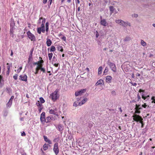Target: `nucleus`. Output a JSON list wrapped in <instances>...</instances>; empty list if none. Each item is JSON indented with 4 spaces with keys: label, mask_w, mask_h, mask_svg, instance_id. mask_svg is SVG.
<instances>
[{
    "label": "nucleus",
    "mask_w": 155,
    "mask_h": 155,
    "mask_svg": "<svg viewBox=\"0 0 155 155\" xmlns=\"http://www.w3.org/2000/svg\"><path fill=\"white\" fill-rule=\"evenodd\" d=\"M73 106L76 107L78 106V104L76 102H74V103Z\"/></svg>",
    "instance_id": "603ef678"
},
{
    "label": "nucleus",
    "mask_w": 155,
    "mask_h": 155,
    "mask_svg": "<svg viewBox=\"0 0 155 155\" xmlns=\"http://www.w3.org/2000/svg\"><path fill=\"white\" fill-rule=\"evenodd\" d=\"M140 76V74L139 73H137V74H136V76H137V77H139Z\"/></svg>",
    "instance_id": "69168bd1"
},
{
    "label": "nucleus",
    "mask_w": 155,
    "mask_h": 155,
    "mask_svg": "<svg viewBox=\"0 0 155 155\" xmlns=\"http://www.w3.org/2000/svg\"><path fill=\"white\" fill-rule=\"evenodd\" d=\"M141 112L140 110H135V111L134 113L135 114H140V113Z\"/></svg>",
    "instance_id": "e433bc0d"
},
{
    "label": "nucleus",
    "mask_w": 155,
    "mask_h": 155,
    "mask_svg": "<svg viewBox=\"0 0 155 155\" xmlns=\"http://www.w3.org/2000/svg\"><path fill=\"white\" fill-rule=\"evenodd\" d=\"M44 62V61L43 60H41L40 61H38V65H43L42 64Z\"/></svg>",
    "instance_id": "72a5a7b5"
},
{
    "label": "nucleus",
    "mask_w": 155,
    "mask_h": 155,
    "mask_svg": "<svg viewBox=\"0 0 155 155\" xmlns=\"http://www.w3.org/2000/svg\"><path fill=\"white\" fill-rule=\"evenodd\" d=\"M53 64L54 66L56 67H58V65H59V64L58 62L54 63V64Z\"/></svg>",
    "instance_id": "f704fd0d"
},
{
    "label": "nucleus",
    "mask_w": 155,
    "mask_h": 155,
    "mask_svg": "<svg viewBox=\"0 0 155 155\" xmlns=\"http://www.w3.org/2000/svg\"><path fill=\"white\" fill-rule=\"evenodd\" d=\"M108 71V68L107 67H106L105 68V69L104 72V73L105 74V73H106L107 72V71Z\"/></svg>",
    "instance_id": "ea45409f"
},
{
    "label": "nucleus",
    "mask_w": 155,
    "mask_h": 155,
    "mask_svg": "<svg viewBox=\"0 0 155 155\" xmlns=\"http://www.w3.org/2000/svg\"><path fill=\"white\" fill-rule=\"evenodd\" d=\"M10 102V100L9 101L8 103L6 104V107L7 109H9L10 106V103L9 102Z\"/></svg>",
    "instance_id": "a19ab883"
},
{
    "label": "nucleus",
    "mask_w": 155,
    "mask_h": 155,
    "mask_svg": "<svg viewBox=\"0 0 155 155\" xmlns=\"http://www.w3.org/2000/svg\"><path fill=\"white\" fill-rule=\"evenodd\" d=\"M26 134L25 132L24 131H23V132L21 134V136H25Z\"/></svg>",
    "instance_id": "864d4df0"
},
{
    "label": "nucleus",
    "mask_w": 155,
    "mask_h": 155,
    "mask_svg": "<svg viewBox=\"0 0 155 155\" xmlns=\"http://www.w3.org/2000/svg\"><path fill=\"white\" fill-rule=\"evenodd\" d=\"M36 104L38 107H40L41 106H42V105L41 104H40L39 101H38L36 103Z\"/></svg>",
    "instance_id": "c9c22d12"
},
{
    "label": "nucleus",
    "mask_w": 155,
    "mask_h": 155,
    "mask_svg": "<svg viewBox=\"0 0 155 155\" xmlns=\"http://www.w3.org/2000/svg\"><path fill=\"white\" fill-rule=\"evenodd\" d=\"M144 90H143L141 89H140L139 91V92L140 93H141V92H144Z\"/></svg>",
    "instance_id": "6e6d98bb"
},
{
    "label": "nucleus",
    "mask_w": 155,
    "mask_h": 155,
    "mask_svg": "<svg viewBox=\"0 0 155 155\" xmlns=\"http://www.w3.org/2000/svg\"><path fill=\"white\" fill-rule=\"evenodd\" d=\"M43 19H45V18H43L42 17L40 18L38 21L37 24L39 25L41 23V21L43 20Z\"/></svg>",
    "instance_id": "b1692460"
},
{
    "label": "nucleus",
    "mask_w": 155,
    "mask_h": 155,
    "mask_svg": "<svg viewBox=\"0 0 155 155\" xmlns=\"http://www.w3.org/2000/svg\"><path fill=\"white\" fill-rule=\"evenodd\" d=\"M87 101V99L86 98H84L81 102L78 103V105L81 106L85 104Z\"/></svg>",
    "instance_id": "f8f14e48"
},
{
    "label": "nucleus",
    "mask_w": 155,
    "mask_h": 155,
    "mask_svg": "<svg viewBox=\"0 0 155 155\" xmlns=\"http://www.w3.org/2000/svg\"><path fill=\"white\" fill-rule=\"evenodd\" d=\"M102 70V66H100L98 69V72L99 74H101Z\"/></svg>",
    "instance_id": "5701e85b"
},
{
    "label": "nucleus",
    "mask_w": 155,
    "mask_h": 155,
    "mask_svg": "<svg viewBox=\"0 0 155 155\" xmlns=\"http://www.w3.org/2000/svg\"><path fill=\"white\" fill-rule=\"evenodd\" d=\"M142 108L140 107V104H136L135 105V110H140L142 109Z\"/></svg>",
    "instance_id": "6ab92c4d"
},
{
    "label": "nucleus",
    "mask_w": 155,
    "mask_h": 155,
    "mask_svg": "<svg viewBox=\"0 0 155 155\" xmlns=\"http://www.w3.org/2000/svg\"><path fill=\"white\" fill-rule=\"evenodd\" d=\"M86 91V89H83L79 91H78L75 92V95L77 97L79 95H82L84 93H85Z\"/></svg>",
    "instance_id": "423d86ee"
},
{
    "label": "nucleus",
    "mask_w": 155,
    "mask_h": 155,
    "mask_svg": "<svg viewBox=\"0 0 155 155\" xmlns=\"http://www.w3.org/2000/svg\"><path fill=\"white\" fill-rule=\"evenodd\" d=\"M132 117H133V119L134 120L137 122L140 120L142 117L141 116L137 114H134L132 116Z\"/></svg>",
    "instance_id": "0eeeda50"
},
{
    "label": "nucleus",
    "mask_w": 155,
    "mask_h": 155,
    "mask_svg": "<svg viewBox=\"0 0 155 155\" xmlns=\"http://www.w3.org/2000/svg\"><path fill=\"white\" fill-rule=\"evenodd\" d=\"M55 50L56 48L54 46H51L50 49V52H54L55 51Z\"/></svg>",
    "instance_id": "412c9836"
},
{
    "label": "nucleus",
    "mask_w": 155,
    "mask_h": 155,
    "mask_svg": "<svg viewBox=\"0 0 155 155\" xmlns=\"http://www.w3.org/2000/svg\"><path fill=\"white\" fill-rule=\"evenodd\" d=\"M111 94H113L116 95V92L115 91H113L111 92Z\"/></svg>",
    "instance_id": "4d7b16f0"
},
{
    "label": "nucleus",
    "mask_w": 155,
    "mask_h": 155,
    "mask_svg": "<svg viewBox=\"0 0 155 155\" xmlns=\"http://www.w3.org/2000/svg\"><path fill=\"white\" fill-rule=\"evenodd\" d=\"M53 53H48V57L49 58V60L51 61L52 59V58L53 56Z\"/></svg>",
    "instance_id": "393cba45"
},
{
    "label": "nucleus",
    "mask_w": 155,
    "mask_h": 155,
    "mask_svg": "<svg viewBox=\"0 0 155 155\" xmlns=\"http://www.w3.org/2000/svg\"><path fill=\"white\" fill-rule=\"evenodd\" d=\"M110 11L111 12V13L114 12V9L113 6H110L109 7Z\"/></svg>",
    "instance_id": "7c9ffc66"
},
{
    "label": "nucleus",
    "mask_w": 155,
    "mask_h": 155,
    "mask_svg": "<svg viewBox=\"0 0 155 155\" xmlns=\"http://www.w3.org/2000/svg\"><path fill=\"white\" fill-rule=\"evenodd\" d=\"M137 97L138 99V101H139L140 100V99L141 97L139 94H137Z\"/></svg>",
    "instance_id": "5fc2aeb1"
},
{
    "label": "nucleus",
    "mask_w": 155,
    "mask_h": 155,
    "mask_svg": "<svg viewBox=\"0 0 155 155\" xmlns=\"http://www.w3.org/2000/svg\"><path fill=\"white\" fill-rule=\"evenodd\" d=\"M123 21L121 20H117L115 21V22L118 24H120L122 23V22H123Z\"/></svg>",
    "instance_id": "473e14b6"
},
{
    "label": "nucleus",
    "mask_w": 155,
    "mask_h": 155,
    "mask_svg": "<svg viewBox=\"0 0 155 155\" xmlns=\"http://www.w3.org/2000/svg\"><path fill=\"white\" fill-rule=\"evenodd\" d=\"M27 34L28 38L31 41H36V38L35 36L32 34L30 31L27 32Z\"/></svg>",
    "instance_id": "7ed1b4c3"
},
{
    "label": "nucleus",
    "mask_w": 155,
    "mask_h": 155,
    "mask_svg": "<svg viewBox=\"0 0 155 155\" xmlns=\"http://www.w3.org/2000/svg\"><path fill=\"white\" fill-rule=\"evenodd\" d=\"M100 18L101 19L100 21V24L101 25L105 26H106L107 24V22L106 20L104 19H102L101 17Z\"/></svg>",
    "instance_id": "1a4fd4ad"
},
{
    "label": "nucleus",
    "mask_w": 155,
    "mask_h": 155,
    "mask_svg": "<svg viewBox=\"0 0 155 155\" xmlns=\"http://www.w3.org/2000/svg\"><path fill=\"white\" fill-rule=\"evenodd\" d=\"M111 70L114 72L116 71V67L115 65L113 63L109 62L108 63Z\"/></svg>",
    "instance_id": "39448f33"
},
{
    "label": "nucleus",
    "mask_w": 155,
    "mask_h": 155,
    "mask_svg": "<svg viewBox=\"0 0 155 155\" xmlns=\"http://www.w3.org/2000/svg\"><path fill=\"white\" fill-rule=\"evenodd\" d=\"M52 118L53 117H50V116L48 117L45 119V122L46 123L50 122L52 120Z\"/></svg>",
    "instance_id": "dca6fc26"
},
{
    "label": "nucleus",
    "mask_w": 155,
    "mask_h": 155,
    "mask_svg": "<svg viewBox=\"0 0 155 155\" xmlns=\"http://www.w3.org/2000/svg\"><path fill=\"white\" fill-rule=\"evenodd\" d=\"M151 100H153V101H152V103H155V97L154 96H153L152 97Z\"/></svg>",
    "instance_id": "58836bf2"
},
{
    "label": "nucleus",
    "mask_w": 155,
    "mask_h": 155,
    "mask_svg": "<svg viewBox=\"0 0 155 155\" xmlns=\"http://www.w3.org/2000/svg\"><path fill=\"white\" fill-rule=\"evenodd\" d=\"M149 97V95H148L146 97H144V96H143V95H142V98H143V99H144V100H145V99L147 98V97Z\"/></svg>",
    "instance_id": "79ce46f5"
},
{
    "label": "nucleus",
    "mask_w": 155,
    "mask_h": 155,
    "mask_svg": "<svg viewBox=\"0 0 155 155\" xmlns=\"http://www.w3.org/2000/svg\"><path fill=\"white\" fill-rule=\"evenodd\" d=\"M38 71L37 70H35V74H37L38 73Z\"/></svg>",
    "instance_id": "052dcab7"
},
{
    "label": "nucleus",
    "mask_w": 155,
    "mask_h": 155,
    "mask_svg": "<svg viewBox=\"0 0 155 155\" xmlns=\"http://www.w3.org/2000/svg\"><path fill=\"white\" fill-rule=\"evenodd\" d=\"M48 144H47L46 143L43 146V149L44 150H47L48 148Z\"/></svg>",
    "instance_id": "a211bd4d"
},
{
    "label": "nucleus",
    "mask_w": 155,
    "mask_h": 155,
    "mask_svg": "<svg viewBox=\"0 0 155 155\" xmlns=\"http://www.w3.org/2000/svg\"><path fill=\"white\" fill-rule=\"evenodd\" d=\"M99 36L98 33L97 32V34H96V38H97Z\"/></svg>",
    "instance_id": "e2e57ef3"
},
{
    "label": "nucleus",
    "mask_w": 155,
    "mask_h": 155,
    "mask_svg": "<svg viewBox=\"0 0 155 155\" xmlns=\"http://www.w3.org/2000/svg\"><path fill=\"white\" fill-rule=\"evenodd\" d=\"M120 25L123 26L124 27H126L127 26L128 24L127 23L123 21V22H122V23L120 24Z\"/></svg>",
    "instance_id": "bb28decb"
},
{
    "label": "nucleus",
    "mask_w": 155,
    "mask_h": 155,
    "mask_svg": "<svg viewBox=\"0 0 155 155\" xmlns=\"http://www.w3.org/2000/svg\"><path fill=\"white\" fill-rule=\"evenodd\" d=\"M45 19H43V20L41 21V27L38 28H37V32L39 34H41V32L45 33Z\"/></svg>",
    "instance_id": "f257e3e1"
},
{
    "label": "nucleus",
    "mask_w": 155,
    "mask_h": 155,
    "mask_svg": "<svg viewBox=\"0 0 155 155\" xmlns=\"http://www.w3.org/2000/svg\"><path fill=\"white\" fill-rule=\"evenodd\" d=\"M18 76V74H15V75L13 76V78L14 79L16 80L17 79Z\"/></svg>",
    "instance_id": "a18cd8bd"
},
{
    "label": "nucleus",
    "mask_w": 155,
    "mask_h": 155,
    "mask_svg": "<svg viewBox=\"0 0 155 155\" xmlns=\"http://www.w3.org/2000/svg\"><path fill=\"white\" fill-rule=\"evenodd\" d=\"M41 71H42L43 73H44L45 72V68H43L42 67H41Z\"/></svg>",
    "instance_id": "49530a36"
},
{
    "label": "nucleus",
    "mask_w": 155,
    "mask_h": 155,
    "mask_svg": "<svg viewBox=\"0 0 155 155\" xmlns=\"http://www.w3.org/2000/svg\"><path fill=\"white\" fill-rule=\"evenodd\" d=\"M58 89H56L54 92L50 94V97L53 101H56L59 97V95L58 93Z\"/></svg>",
    "instance_id": "f03ea898"
},
{
    "label": "nucleus",
    "mask_w": 155,
    "mask_h": 155,
    "mask_svg": "<svg viewBox=\"0 0 155 155\" xmlns=\"http://www.w3.org/2000/svg\"><path fill=\"white\" fill-rule=\"evenodd\" d=\"M22 68V67H20L18 68V70H19V71H20L21 70Z\"/></svg>",
    "instance_id": "774afa93"
},
{
    "label": "nucleus",
    "mask_w": 155,
    "mask_h": 155,
    "mask_svg": "<svg viewBox=\"0 0 155 155\" xmlns=\"http://www.w3.org/2000/svg\"><path fill=\"white\" fill-rule=\"evenodd\" d=\"M58 128L59 131H61L63 130L61 124L58 125Z\"/></svg>",
    "instance_id": "2f4dec72"
},
{
    "label": "nucleus",
    "mask_w": 155,
    "mask_h": 155,
    "mask_svg": "<svg viewBox=\"0 0 155 155\" xmlns=\"http://www.w3.org/2000/svg\"><path fill=\"white\" fill-rule=\"evenodd\" d=\"M42 66H43V65H40L39 64V65H37L36 68L35 69V70H37L38 71H39V70H41V67H42Z\"/></svg>",
    "instance_id": "a878e982"
},
{
    "label": "nucleus",
    "mask_w": 155,
    "mask_h": 155,
    "mask_svg": "<svg viewBox=\"0 0 155 155\" xmlns=\"http://www.w3.org/2000/svg\"><path fill=\"white\" fill-rule=\"evenodd\" d=\"M147 106V105H146V104L145 103H144L142 105V107L144 108H145Z\"/></svg>",
    "instance_id": "3c124183"
},
{
    "label": "nucleus",
    "mask_w": 155,
    "mask_h": 155,
    "mask_svg": "<svg viewBox=\"0 0 155 155\" xmlns=\"http://www.w3.org/2000/svg\"><path fill=\"white\" fill-rule=\"evenodd\" d=\"M112 78V77L110 76H107L106 78V82L109 83H111Z\"/></svg>",
    "instance_id": "ddd939ff"
},
{
    "label": "nucleus",
    "mask_w": 155,
    "mask_h": 155,
    "mask_svg": "<svg viewBox=\"0 0 155 155\" xmlns=\"http://www.w3.org/2000/svg\"><path fill=\"white\" fill-rule=\"evenodd\" d=\"M53 150L56 155L58 154L59 152V149L58 147V143L56 142L54 144Z\"/></svg>",
    "instance_id": "20e7f679"
},
{
    "label": "nucleus",
    "mask_w": 155,
    "mask_h": 155,
    "mask_svg": "<svg viewBox=\"0 0 155 155\" xmlns=\"http://www.w3.org/2000/svg\"><path fill=\"white\" fill-rule=\"evenodd\" d=\"M20 77L21 80L25 81H27V76L26 75H24L23 76L22 75H20Z\"/></svg>",
    "instance_id": "2eb2a0df"
},
{
    "label": "nucleus",
    "mask_w": 155,
    "mask_h": 155,
    "mask_svg": "<svg viewBox=\"0 0 155 155\" xmlns=\"http://www.w3.org/2000/svg\"><path fill=\"white\" fill-rule=\"evenodd\" d=\"M46 31L48 32L49 30V23L47 22L45 24Z\"/></svg>",
    "instance_id": "4be33fe9"
},
{
    "label": "nucleus",
    "mask_w": 155,
    "mask_h": 155,
    "mask_svg": "<svg viewBox=\"0 0 155 155\" xmlns=\"http://www.w3.org/2000/svg\"><path fill=\"white\" fill-rule=\"evenodd\" d=\"M132 85L136 86L137 85V84L136 83L130 82Z\"/></svg>",
    "instance_id": "09e8293b"
},
{
    "label": "nucleus",
    "mask_w": 155,
    "mask_h": 155,
    "mask_svg": "<svg viewBox=\"0 0 155 155\" xmlns=\"http://www.w3.org/2000/svg\"><path fill=\"white\" fill-rule=\"evenodd\" d=\"M33 64L35 65H38V62H36L34 63Z\"/></svg>",
    "instance_id": "338daca9"
},
{
    "label": "nucleus",
    "mask_w": 155,
    "mask_h": 155,
    "mask_svg": "<svg viewBox=\"0 0 155 155\" xmlns=\"http://www.w3.org/2000/svg\"><path fill=\"white\" fill-rule=\"evenodd\" d=\"M62 40H63L64 41H66V38L64 36H63L61 38Z\"/></svg>",
    "instance_id": "8fccbe9b"
},
{
    "label": "nucleus",
    "mask_w": 155,
    "mask_h": 155,
    "mask_svg": "<svg viewBox=\"0 0 155 155\" xmlns=\"http://www.w3.org/2000/svg\"><path fill=\"white\" fill-rule=\"evenodd\" d=\"M46 40L47 41L46 43L47 45L49 47L51 45L52 41L50 39H48V38H47Z\"/></svg>",
    "instance_id": "f3484780"
},
{
    "label": "nucleus",
    "mask_w": 155,
    "mask_h": 155,
    "mask_svg": "<svg viewBox=\"0 0 155 155\" xmlns=\"http://www.w3.org/2000/svg\"><path fill=\"white\" fill-rule=\"evenodd\" d=\"M47 0H43V3L44 4H45L47 2Z\"/></svg>",
    "instance_id": "bf43d9fd"
},
{
    "label": "nucleus",
    "mask_w": 155,
    "mask_h": 155,
    "mask_svg": "<svg viewBox=\"0 0 155 155\" xmlns=\"http://www.w3.org/2000/svg\"><path fill=\"white\" fill-rule=\"evenodd\" d=\"M45 114L44 112H43L41 115L40 120L42 123H45Z\"/></svg>",
    "instance_id": "6e6552de"
},
{
    "label": "nucleus",
    "mask_w": 155,
    "mask_h": 155,
    "mask_svg": "<svg viewBox=\"0 0 155 155\" xmlns=\"http://www.w3.org/2000/svg\"><path fill=\"white\" fill-rule=\"evenodd\" d=\"M143 119L141 117V119H140V120L138 122H139L141 124H142L143 123Z\"/></svg>",
    "instance_id": "de8ad7c7"
},
{
    "label": "nucleus",
    "mask_w": 155,
    "mask_h": 155,
    "mask_svg": "<svg viewBox=\"0 0 155 155\" xmlns=\"http://www.w3.org/2000/svg\"><path fill=\"white\" fill-rule=\"evenodd\" d=\"M80 3V1L79 0H77L76 4H79Z\"/></svg>",
    "instance_id": "680f3d73"
},
{
    "label": "nucleus",
    "mask_w": 155,
    "mask_h": 155,
    "mask_svg": "<svg viewBox=\"0 0 155 155\" xmlns=\"http://www.w3.org/2000/svg\"><path fill=\"white\" fill-rule=\"evenodd\" d=\"M81 97H80V98H79V97L77 98V101H80V100H81Z\"/></svg>",
    "instance_id": "0e129e2a"
},
{
    "label": "nucleus",
    "mask_w": 155,
    "mask_h": 155,
    "mask_svg": "<svg viewBox=\"0 0 155 155\" xmlns=\"http://www.w3.org/2000/svg\"><path fill=\"white\" fill-rule=\"evenodd\" d=\"M58 50L61 52H63L64 51L62 47L61 46H58L57 47Z\"/></svg>",
    "instance_id": "aec40b11"
},
{
    "label": "nucleus",
    "mask_w": 155,
    "mask_h": 155,
    "mask_svg": "<svg viewBox=\"0 0 155 155\" xmlns=\"http://www.w3.org/2000/svg\"><path fill=\"white\" fill-rule=\"evenodd\" d=\"M38 109H39V112H41V110H42L43 107L42 106H41L40 107H38Z\"/></svg>",
    "instance_id": "37998d69"
},
{
    "label": "nucleus",
    "mask_w": 155,
    "mask_h": 155,
    "mask_svg": "<svg viewBox=\"0 0 155 155\" xmlns=\"http://www.w3.org/2000/svg\"><path fill=\"white\" fill-rule=\"evenodd\" d=\"M141 45L143 46H144L146 45V43L143 40H141Z\"/></svg>",
    "instance_id": "c85d7f7f"
},
{
    "label": "nucleus",
    "mask_w": 155,
    "mask_h": 155,
    "mask_svg": "<svg viewBox=\"0 0 155 155\" xmlns=\"http://www.w3.org/2000/svg\"><path fill=\"white\" fill-rule=\"evenodd\" d=\"M33 49H32L30 51V54L29 56V58L28 59V60H29V59L30 58H32V53H33Z\"/></svg>",
    "instance_id": "cd10ccee"
},
{
    "label": "nucleus",
    "mask_w": 155,
    "mask_h": 155,
    "mask_svg": "<svg viewBox=\"0 0 155 155\" xmlns=\"http://www.w3.org/2000/svg\"><path fill=\"white\" fill-rule=\"evenodd\" d=\"M39 100L41 103L42 104L45 102V100L42 97H40L39 98Z\"/></svg>",
    "instance_id": "c756f323"
},
{
    "label": "nucleus",
    "mask_w": 155,
    "mask_h": 155,
    "mask_svg": "<svg viewBox=\"0 0 155 155\" xmlns=\"http://www.w3.org/2000/svg\"><path fill=\"white\" fill-rule=\"evenodd\" d=\"M43 137H44V140L45 142L48 143L49 144H52L51 141L50 140H49V139H48L46 136H43Z\"/></svg>",
    "instance_id": "4468645a"
},
{
    "label": "nucleus",
    "mask_w": 155,
    "mask_h": 155,
    "mask_svg": "<svg viewBox=\"0 0 155 155\" xmlns=\"http://www.w3.org/2000/svg\"><path fill=\"white\" fill-rule=\"evenodd\" d=\"M130 38L129 37H127L125 39L124 41H129L130 40Z\"/></svg>",
    "instance_id": "c03bdc74"
},
{
    "label": "nucleus",
    "mask_w": 155,
    "mask_h": 155,
    "mask_svg": "<svg viewBox=\"0 0 155 155\" xmlns=\"http://www.w3.org/2000/svg\"><path fill=\"white\" fill-rule=\"evenodd\" d=\"M57 62L58 61L57 59H52V64H54V63H55Z\"/></svg>",
    "instance_id": "4c0bfd02"
},
{
    "label": "nucleus",
    "mask_w": 155,
    "mask_h": 155,
    "mask_svg": "<svg viewBox=\"0 0 155 155\" xmlns=\"http://www.w3.org/2000/svg\"><path fill=\"white\" fill-rule=\"evenodd\" d=\"M138 15L137 14H134L133 15V16L134 17H138Z\"/></svg>",
    "instance_id": "13d9d810"
},
{
    "label": "nucleus",
    "mask_w": 155,
    "mask_h": 155,
    "mask_svg": "<svg viewBox=\"0 0 155 155\" xmlns=\"http://www.w3.org/2000/svg\"><path fill=\"white\" fill-rule=\"evenodd\" d=\"M49 113L51 114H53L54 115H56L57 114V109L55 108L53 109H49Z\"/></svg>",
    "instance_id": "9d476101"
},
{
    "label": "nucleus",
    "mask_w": 155,
    "mask_h": 155,
    "mask_svg": "<svg viewBox=\"0 0 155 155\" xmlns=\"http://www.w3.org/2000/svg\"><path fill=\"white\" fill-rule=\"evenodd\" d=\"M104 82L103 80L102 79H100L96 83V85H104Z\"/></svg>",
    "instance_id": "9b49d317"
}]
</instances>
